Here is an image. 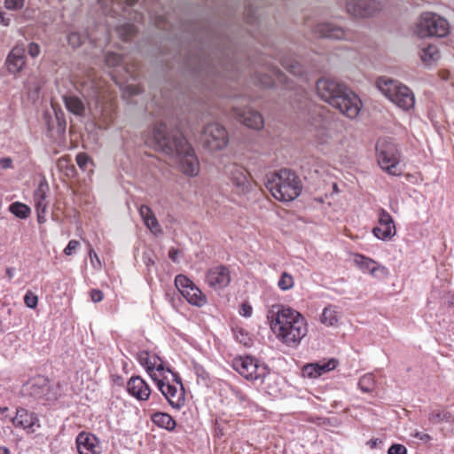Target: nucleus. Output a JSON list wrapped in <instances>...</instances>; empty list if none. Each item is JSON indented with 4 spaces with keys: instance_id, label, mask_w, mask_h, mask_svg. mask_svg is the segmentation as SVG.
I'll list each match as a JSON object with an SVG mask.
<instances>
[{
    "instance_id": "nucleus-1",
    "label": "nucleus",
    "mask_w": 454,
    "mask_h": 454,
    "mask_svg": "<svg viewBox=\"0 0 454 454\" xmlns=\"http://www.w3.org/2000/svg\"><path fill=\"white\" fill-rule=\"evenodd\" d=\"M145 142L167 155H176L179 159L180 169L184 174L190 176L199 174V160L182 134L170 135L167 132V126L164 123H158L153 128V135Z\"/></svg>"
},
{
    "instance_id": "nucleus-2",
    "label": "nucleus",
    "mask_w": 454,
    "mask_h": 454,
    "mask_svg": "<svg viewBox=\"0 0 454 454\" xmlns=\"http://www.w3.org/2000/svg\"><path fill=\"white\" fill-rule=\"evenodd\" d=\"M267 320L276 337L287 346L299 344L308 333L305 317L289 306L271 305L267 310Z\"/></svg>"
},
{
    "instance_id": "nucleus-3",
    "label": "nucleus",
    "mask_w": 454,
    "mask_h": 454,
    "mask_svg": "<svg viewBox=\"0 0 454 454\" xmlns=\"http://www.w3.org/2000/svg\"><path fill=\"white\" fill-rule=\"evenodd\" d=\"M318 96L348 118H356L362 108V101L344 83L332 78H321L317 82Z\"/></svg>"
},
{
    "instance_id": "nucleus-4",
    "label": "nucleus",
    "mask_w": 454,
    "mask_h": 454,
    "mask_svg": "<svg viewBox=\"0 0 454 454\" xmlns=\"http://www.w3.org/2000/svg\"><path fill=\"white\" fill-rule=\"evenodd\" d=\"M266 187L276 200L284 202L295 200L302 190L299 177L287 168L270 174Z\"/></svg>"
},
{
    "instance_id": "nucleus-5",
    "label": "nucleus",
    "mask_w": 454,
    "mask_h": 454,
    "mask_svg": "<svg viewBox=\"0 0 454 454\" xmlns=\"http://www.w3.org/2000/svg\"><path fill=\"white\" fill-rule=\"evenodd\" d=\"M380 91L399 108L408 111L415 105V96L411 90L397 80L386 76L377 80Z\"/></svg>"
},
{
    "instance_id": "nucleus-6",
    "label": "nucleus",
    "mask_w": 454,
    "mask_h": 454,
    "mask_svg": "<svg viewBox=\"0 0 454 454\" xmlns=\"http://www.w3.org/2000/svg\"><path fill=\"white\" fill-rule=\"evenodd\" d=\"M377 160L380 167L391 176H400L401 156L396 145L387 140H380L376 145Z\"/></svg>"
},
{
    "instance_id": "nucleus-7",
    "label": "nucleus",
    "mask_w": 454,
    "mask_h": 454,
    "mask_svg": "<svg viewBox=\"0 0 454 454\" xmlns=\"http://www.w3.org/2000/svg\"><path fill=\"white\" fill-rule=\"evenodd\" d=\"M231 366L240 376L251 381L262 382L269 373L267 365L250 356L235 357Z\"/></svg>"
},
{
    "instance_id": "nucleus-8",
    "label": "nucleus",
    "mask_w": 454,
    "mask_h": 454,
    "mask_svg": "<svg viewBox=\"0 0 454 454\" xmlns=\"http://www.w3.org/2000/svg\"><path fill=\"white\" fill-rule=\"evenodd\" d=\"M173 378V383L167 380L166 374L155 380L159 390L165 396L168 403L175 409H180L185 402L184 389L181 379L176 373L170 372Z\"/></svg>"
},
{
    "instance_id": "nucleus-9",
    "label": "nucleus",
    "mask_w": 454,
    "mask_h": 454,
    "mask_svg": "<svg viewBox=\"0 0 454 454\" xmlns=\"http://www.w3.org/2000/svg\"><path fill=\"white\" fill-rule=\"evenodd\" d=\"M448 32V21L433 12L422 13L416 27V33L420 37H443Z\"/></svg>"
},
{
    "instance_id": "nucleus-10",
    "label": "nucleus",
    "mask_w": 454,
    "mask_h": 454,
    "mask_svg": "<svg viewBox=\"0 0 454 454\" xmlns=\"http://www.w3.org/2000/svg\"><path fill=\"white\" fill-rule=\"evenodd\" d=\"M229 107H231L232 115L248 128L261 129L264 121L262 114L247 106L245 98H229Z\"/></svg>"
},
{
    "instance_id": "nucleus-11",
    "label": "nucleus",
    "mask_w": 454,
    "mask_h": 454,
    "mask_svg": "<svg viewBox=\"0 0 454 454\" xmlns=\"http://www.w3.org/2000/svg\"><path fill=\"white\" fill-rule=\"evenodd\" d=\"M175 285L190 304L197 307L206 304V295L184 275H177L175 278Z\"/></svg>"
},
{
    "instance_id": "nucleus-12",
    "label": "nucleus",
    "mask_w": 454,
    "mask_h": 454,
    "mask_svg": "<svg viewBox=\"0 0 454 454\" xmlns=\"http://www.w3.org/2000/svg\"><path fill=\"white\" fill-rule=\"evenodd\" d=\"M388 4V0H347L346 9L348 14L364 18L372 15Z\"/></svg>"
},
{
    "instance_id": "nucleus-13",
    "label": "nucleus",
    "mask_w": 454,
    "mask_h": 454,
    "mask_svg": "<svg viewBox=\"0 0 454 454\" xmlns=\"http://www.w3.org/2000/svg\"><path fill=\"white\" fill-rule=\"evenodd\" d=\"M137 360L139 364L145 367L152 380L154 381L167 372H171L169 368H165L160 358L154 355L150 354L148 351L143 350L137 354Z\"/></svg>"
},
{
    "instance_id": "nucleus-14",
    "label": "nucleus",
    "mask_w": 454,
    "mask_h": 454,
    "mask_svg": "<svg viewBox=\"0 0 454 454\" xmlns=\"http://www.w3.org/2000/svg\"><path fill=\"white\" fill-rule=\"evenodd\" d=\"M24 391L35 398L45 401H53L57 398V395L51 390L49 380L42 376L29 380L25 385Z\"/></svg>"
},
{
    "instance_id": "nucleus-15",
    "label": "nucleus",
    "mask_w": 454,
    "mask_h": 454,
    "mask_svg": "<svg viewBox=\"0 0 454 454\" xmlns=\"http://www.w3.org/2000/svg\"><path fill=\"white\" fill-rule=\"evenodd\" d=\"M204 142L210 150H220L227 145V132L218 123L208 124L204 129Z\"/></svg>"
},
{
    "instance_id": "nucleus-16",
    "label": "nucleus",
    "mask_w": 454,
    "mask_h": 454,
    "mask_svg": "<svg viewBox=\"0 0 454 454\" xmlns=\"http://www.w3.org/2000/svg\"><path fill=\"white\" fill-rule=\"evenodd\" d=\"M372 233L381 240H387L396 233L392 216L385 209L379 210L378 225L373 228Z\"/></svg>"
},
{
    "instance_id": "nucleus-17",
    "label": "nucleus",
    "mask_w": 454,
    "mask_h": 454,
    "mask_svg": "<svg viewBox=\"0 0 454 454\" xmlns=\"http://www.w3.org/2000/svg\"><path fill=\"white\" fill-rule=\"evenodd\" d=\"M75 442L79 454H101L102 452L100 442L93 434L81 432Z\"/></svg>"
},
{
    "instance_id": "nucleus-18",
    "label": "nucleus",
    "mask_w": 454,
    "mask_h": 454,
    "mask_svg": "<svg viewBox=\"0 0 454 454\" xmlns=\"http://www.w3.org/2000/svg\"><path fill=\"white\" fill-rule=\"evenodd\" d=\"M12 423L15 427H20L27 433H34L36 428L40 427L37 416L23 408L17 409Z\"/></svg>"
},
{
    "instance_id": "nucleus-19",
    "label": "nucleus",
    "mask_w": 454,
    "mask_h": 454,
    "mask_svg": "<svg viewBox=\"0 0 454 454\" xmlns=\"http://www.w3.org/2000/svg\"><path fill=\"white\" fill-rule=\"evenodd\" d=\"M314 33L318 37L329 38L334 40H349V35L341 27L331 22L317 24L314 28Z\"/></svg>"
},
{
    "instance_id": "nucleus-20",
    "label": "nucleus",
    "mask_w": 454,
    "mask_h": 454,
    "mask_svg": "<svg viewBox=\"0 0 454 454\" xmlns=\"http://www.w3.org/2000/svg\"><path fill=\"white\" fill-rule=\"evenodd\" d=\"M129 394L138 401H146L151 395L147 382L139 376H132L127 383Z\"/></svg>"
},
{
    "instance_id": "nucleus-21",
    "label": "nucleus",
    "mask_w": 454,
    "mask_h": 454,
    "mask_svg": "<svg viewBox=\"0 0 454 454\" xmlns=\"http://www.w3.org/2000/svg\"><path fill=\"white\" fill-rule=\"evenodd\" d=\"M337 365L338 361L334 358L326 362L309 364L303 366L302 375L309 379H317L322 374L335 369Z\"/></svg>"
},
{
    "instance_id": "nucleus-22",
    "label": "nucleus",
    "mask_w": 454,
    "mask_h": 454,
    "mask_svg": "<svg viewBox=\"0 0 454 454\" xmlns=\"http://www.w3.org/2000/svg\"><path fill=\"white\" fill-rule=\"evenodd\" d=\"M26 64L25 48L23 46H15L8 54L6 59L7 69L11 74H19Z\"/></svg>"
},
{
    "instance_id": "nucleus-23",
    "label": "nucleus",
    "mask_w": 454,
    "mask_h": 454,
    "mask_svg": "<svg viewBox=\"0 0 454 454\" xmlns=\"http://www.w3.org/2000/svg\"><path fill=\"white\" fill-rule=\"evenodd\" d=\"M316 129L315 137L318 145H330L333 141L334 132L326 127V122L320 115L315 119V122L311 123Z\"/></svg>"
},
{
    "instance_id": "nucleus-24",
    "label": "nucleus",
    "mask_w": 454,
    "mask_h": 454,
    "mask_svg": "<svg viewBox=\"0 0 454 454\" xmlns=\"http://www.w3.org/2000/svg\"><path fill=\"white\" fill-rule=\"evenodd\" d=\"M227 279V270L223 266L212 267L207 274L206 281L207 285L217 290L224 286Z\"/></svg>"
},
{
    "instance_id": "nucleus-25",
    "label": "nucleus",
    "mask_w": 454,
    "mask_h": 454,
    "mask_svg": "<svg viewBox=\"0 0 454 454\" xmlns=\"http://www.w3.org/2000/svg\"><path fill=\"white\" fill-rule=\"evenodd\" d=\"M63 101L70 114L80 118L85 115L87 106L81 98L75 95H65L63 96Z\"/></svg>"
},
{
    "instance_id": "nucleus-26",
    "label": "nucleus",
    "mask_w": 454,
    "mask_h": 454,
    "mask_svg": "<svg viewBox=\"0 0 454 454\" xmlns=\"http://www.w3.org/2000/svg\"><path fill=\"white\" fill-rule=\"evenodd\" d=\"M266 74L262 72L258 73L257 80L258 82L263 87H270L276 82H285V75L276 67H268Z\"/></svg>"
},
{
    "instance_id": "nucleus-27",
    "label": "nucleus",
    "mask_w": 454,
    "mask_h": 454,
    "mask_svg": "<svg viewBox=\"0 0 454 454\" xmlns=\"http://www.w3.org/2000/svg\"><path fill=\"white\" fill-rule=\"evenodd\" d=\"M139 215H140L141 218L143 219L145 226L153 234L161 233L162 231L158 223V220H157L154 213L152 211V209L148 206L142 205L139 207Z\"/></svg>"
},
{
    "instance_id": "nucleus-28",
    "label": "nucleus",
    "mask_w": 454,
    "mask_h": 454,
    "mask_svg": "<svg viewBox=\"0 0 454 454\" xmlns=\"http://www.w3.org/2000/svg\"><path fill=\"white\" fill-rule=\"evenodd\" d=\"M231 183L234 191L238 194L246 193L249 190V184L245 175L244 169L235 166V170H232Z\"/></svg>"
},
{
    "instance_id": "nucleus-29",
    "label": "nucleus",
    "mask_w": 454,
    "mask_h": 454,
    "mask_svg": "<svg viewBox=\"0 0 454 454\" xmlns=\"http://www.w3.org/2000/svg\"><path fill=\"white\" fill-rule=\"evenodd\" d=\"M355 262L361 270L369 271L372 276H375L378 270L382 272L387 270L385 267L380 266L375 261L361 254L356 256Z\"/></svg>"
},
{
    "instance_id": "nucleus-30",
    "label": "nucleus",
    "mask_w": 454,
    "mask_h": 454,
    "mask_svg": "<svg viewBox=\"0 0 454 454\" xmlns=\"http://www.w3.org/2000/svg\"><path fill=\"white\" fill-rule=\"evenodd\" d=\"M152 421L159 427L173 431L176 426L175 419L168 413L156 412L152 416Z\"/></svg>"
},
{
    "instance_id": "nucleus-31",
    "label": "nucleus",
    "mask_w": 454,
    "mask_h": 454,
    "mask_svg": "<svg viewBox=\"0 0 454 454\" xmlns=\"http://www.w3.org/2000/svg\"><path fill=\"white\" fill-rule=\"evenodd\" d=\"M46 188L43 184H40L34 193L35 206L38 212V221L41 222V213H45L47 203L45 202Z\"/></svg>"
},
{
    "instance_id": "nucleus-32",
    "label": "nucleus",
    "mask_w": 454,
    "mask_h": 454,
    "mask_svg": "<svg viewBox=\"0 0 454 454\" xmlns=\"http://www.w3.org/2000/svg\"><path fill=\"white\" fill-rule=\"evenodd\" d=\"M231 332L234 340L244 347H250L253 344V340L250 333L244 328L239 325H231Z\"/></svg>"
},
{
    "instance_id": "nucleus-33",
    "label": "nucleus",
    "mask_w": 454,
    "mask_h": 454,
    "mask_svg": "<svg viewBox=\"0 0 454 454\" xmlns=\"http://www.w3.org/2000/svg\"><path fill=\"white\" fill-rule=\"evenodd\" d=\"M320 321L326 326H335L339 322L338 312L334 306H327L324 309Z\"/></svg>"
},
{
    "instance_id": "nucleus-34",
    "label": "nucleus",
    "mask_w": 454,
    "mask_h": 454,
    "mask_svg": "<svg viewBox=\"0 0 454 454\" xmlns=\"http://www.w3.org/2000/svg\"><path fill=\"white\" fill-rule=\"evenodd\" d=\"M280 62L283 67L294 76L301 77L303 75L304 68L295 59L289 57H286L281 59Z\"/></svg>"
},
{
    "instance_id": "nucleus-35",
    "label": "nucleus",
    "mask_w": 454,
    "mask_h": 454,
    "mask_svg": "<svg viewBox=\"0 0 454 454\" xmlns=\"http://www.w3.org/2000/svg\"><path fill=\"white\" fill-rule=\"evenodd\" d=\"M419 55L425 65H431L439 59V51L435 45L429 44L421 49Z\"/></svg>"
},
{
    "instance_id": "nucleus-36",
    "label": "nucleus",
    "mask_w": 454,
    "mask_h": 454,
    "mask_svg": "<svg viewBox=\"0 0 454 454\" xmlns=\"http://www.w3.org/2000/svg\"><path fill=\"white\" fill-rule=\"evenodd\" d=\"M42 81L36 75H30L25 82V88L27 90L28 95L35 98L38 97L40 90L42 88Z\"/></svg>"
},
{
    "instance_id": "nucleus-37",
    "label": "nucleus",
    "mask_w": 454,
    "mask_h": 454,
    "mask_svg": "<svg viewBox=\"0 0 454 454\" xmlns=\"http://www.w3.org/2000/svg\"><path fill=\"white\" fill-rule=\"evenodd\" d=\"M227 428V421L223 417H218L215 422V437L221 441L223 443L225 442V430Z\"/></svg>"
},
{
    "instance_id": "nucleus-38",
    "label": "nucleus",
    "mask_w": 454,
    "mask_h": 454,
    "mask_svg": "<svg viewBox=\"0 0 454 454\" xmlns=\"http://www.w3.org/2000/svg\"><path fill=\"white\" fill-rule=\"evenodd\" d=\"M358 387L364 393L372 391L375 387L374 376L371 373L364 374L359 379Z\"/></svg>"
},
{
    "instance_id": "nucleus-39",
    "label": "nucleus",
    "mask_w": 454,
    "mask_h": 454,
    "mask_svg": "<svg viewBox=\"0 0 454 454\" xmlns=\"http://www.w3.org/2000/svg\"><path fill=\"white\" fill-rule=\"evenodd\" d=\"M10 211L15 216L25 219L27 218L30 214V208L21 203V202H14L10 205Z\"/></svg>"
},
{
    "instance_id": "nucleus-40",
    "label": "nucleus",
    "mask_w": 454,
    "mask_h": 454,
    "mask_svg": "<svg viewBox=\"0 0 454 454\" xmlns=\"http://www.w3.org/2000/svg\"><path fill=\"white\" fill-rule=\"evenodd\" d=\"M136 28L133 24L125 23L123 25H120L116 27V32L118 35L123 40H129L136 33Z\"/></svg>"
},
{
    "instance_id": "nucleus-41",
    "label": "nucleus",
    "mask_w": 454,
    "mask_h": 454,
    "mask_svg": "<svg viewBox=\"0 0 454 454\" xmlns=\"http://www.w3.org/2000/svg\"><path fill=\"white\" fill-rule=\"evenodd\" d=\"M294 286V279L291 274L288 272L284 271L278 281V286L281 291H288L292 289Z\"/></svg>"
},
{
    "instance_id": "nucleus-42",
    "label": "nucleus",
    "mask_w": 454,
    "mask_h": 454,
    "mask_svg": "<svg viewBox=\"0 0 454 454\" xmlns=\"http://www.w3.org/2000/svg\"><path fill=\"white\" fill-rule=\"evenodd\" d=\"M450 414L441 410H433L428 414V420L432 424H438L441 421H449L450 419Z\"/></svg>"
},
{
    "instance_id": "nucleus-43",
    "label": "nucleus",
    "mask_w": 454,
    "mask_h": 454,
    "mask_svg": "<svg viewBox=\"0 0 454 454\" xmlns=\"http://www.w3.org/2000/svg\"><path fill=\"white\" fill-rule=\"evenodd\" d=\"M137 0H123V2L128 6H132L137 3ZM122 0H113L110 12H113V15L118 14L120 10L124 11L122 4L121 3Z\"/></svg>"
},
{
    "instance_id": "nucleus-44",
    "label": "nucleus",
    "mask_w": 454,
    "mask_h": 454,
    "mask_svg": "<svg viewBox=\"0 0 454 454\" xmlns=\"http://www.w3.org/2000/svg\"><path fill=\"white\" fill-rule=\"evenodd\" d=\"M85 36L77 33V32H73V33H70L67 36V41H68V43L73 47V48H77L79 46H81L82 44V43L84 42L85 40Z\"/></svg>"
},
{
    "instance_id": "nucleus-45",
    "label": "nucleus",
    "mask_w": 454,
    "mask_h": 454,
    "mask_svg": "<svg viewBox=\"0 0 454 454\" xmlns=\"http://www.w3.org/2000/svg\"><path fill=\"white\" fill-rule=\"evenodd\" d=\"M105 61L106 66L110 67H117L122 62V57L114 52H108Z\"/></svg>"
},
{
    "instance_id": "nucleus-46",
    "label": "nucleus",
    "mask_w": 454,
    "mask_h": 454,
    "mask_svg": "<svg viewBox=\"0 0 454 454\" xmlns=\"http://www.w3.org/2000/svg\"><path fill=\"white\" fill-rule=\"evenodd\" d=\"M197 375V382L199 384L207 386L209 382V375L202 367H195Z\"/></svg>"
},
{
    "instance_id": "nucleus-47",
    "label": "nucleus",
    "mask_w": 454,
    "mask_h": 454,
    "mask_svg": "<svg viewBox=\"0 0 454 454\" xmlns=\"http://www.w3.org/2000/svg\"><path fill=\"white\" fill-rule=\"evenodd\" d=\"M24 302L27 307L35 309L38 303V297L31 291H27L24 296Z\"/></svg>"
},
{
    "instance_id": "nucleus-48",
    "label": "nucleus",
    "mask_w": 454,
    "mask_h": 454,
    "mask_svg": "<svg viewBox=\"0 0 454 454\" xmlns=\"http://www.w3.org/2000/svg\"><path fill=\"white\" fill-rule=\"evenodd\" d=\"M25 0H4V6L8 10L18 11L23 8Z\"/></svg>"
},
{
    "instance_id": "nucleus-49",
    "label": "nucleus",
    "mask_w": 454,
    "mask_h": 454,
    "mask_svg": "<svg viewBox=\"0 0 454 454\" xmlns=\"http://www.w3.org/2000/svg\"><path fill=\"white\" fill-rule=\"evenodd\" d=\"M253 313V308L248 301H243L239 307V314L244 317H250Z\"/></svg>"
},
{
    "instance_id": "nucleus-50",
    "label": "nucleus",
    "mask_w": 454,
    "mask_h": 454,
    "mask_svg": "<svg viewBox=\"0 0 454 454\" xmlns=\"http://www.w3.org/2000/svg\"><path fill=\"white\" fill-rule=\"evenodd\" d=\"M89 256H90V263H91L92 267L96 270H99L102 266L101 261H100L98 255L97 254V253L94 251V249H90Z\"/></svg>"
},
{
    "instance_id": "nucleus-51",
    "label": "nucleus",
    "mask_w": 454,
    "mask_h": 454,
    "mask_svg": "<svg viewBox=\"0 0 454 454\" xmlns=\"http://www.w3.org/2000/svg\"><path fill=\"white\" fill-rule=\"evenodd\" d=\"M387 454H407V449L403 444L395 443L389 447Z\"/></svg>"
},
{
    "instance_id": "nucleus-52",
    "label": "nucleus",
    "mask_w": 454,
    "mask_h": 454,
    "mask_svg": "<svg viewBox=\"0 0 454 454\" xmlns=\"http://www.w3.org/2000/svg\"><path fill=\"white\" fill-rule=\"evenodd\" d=\"M80 246L79 241L75 239H71L67 246L64 249V254L66 255H71L77 249V247Z\"/></svg>"
},
{
    "instance_id": "nucleus-53",
    "label": "nucleus",
    "mask_w": 454,
    "mask_h": 454,
    "mask_svg": "<svg viewBox=\"0 0 454 454\" xmlns=\"http://www.w3.org/2000/svg\"><path fill=\"white\" fill-rule=\"evenodd\" d=\"M89 161V156L86 153H79L76 156V163L82 168L84 169Z\"/></svg>"
},
{
    "instance_id": "nucleus-54",
    "label": "nucleus",
    "mask_w": 454,
    "mask_h": 454,
    "mask_svg": "<svg viewBox=\"0 0 454 454\" xmlns=\"http://www.w3.org/2000/svg\"><path fill=\"white\" fill-rule=\"evenodd\" d=\"M90 298L93 302H99L104 299V294L99 289H92L90 291Z\"/></svg>"
},
{
    "instance_id": "nucleus-55",
    "label": "nucleus",
    "mask_w": 454,
    "mask_h": 454,
    "mask_svg": "<svg viewBox=\"0 0 454 454\" xmlns=\"http://www.w3.org/2000/svg\"><path fill=\"white\" fill-rule=\"evenodd\" d=\"M28 54L32 57V58H36L39 54H40V46L35 43H30L28 44Z\"/></svg>"
},
{
    "instance_id": "nucleus-56",
    "label": "nucleus",
    "mask_w": 454,
    "mask_h": 454,
    "mask_svg": "<svg viewBox=\"0 0 454 454\" xmlns=\"http://www.w3.org/2000/svg\"><path fill=\"white\" fill-rule=\"evenodd\" d=\"M259 16L256 14V11L253 9H249L246 14V20L248 24H253L254 21H257Z\"/></svg>"
},
{
    "instance_id": "nucleus-57",
    "label": "nucleus",
    "mask_w": 454,
    "mask_h": 454,
    "mask_svg": "<svg viewBox=\"0 0 454 454\" xmlns=\"http://www.w3.org/2000/svg\"><path fill=\"white\" fill-rule=\"evenodd\" d=\"M412 436L417 439H419L420 441H423V442H428L432 439V437L428 434L419 432V431H416L415 433H413Z\"/></svg>"
},
{
    "instance_id": "nucleus-58",
    "label": "nucleus",
    "mask_w": 454,
    "mask_h": 454,
    "mask_svg": "<svg viewBox=\"0 0 454 454\" xmlns=\"http://www.w3.org/2000/svg\"><path fill=\"white\" fill-rule=\"evenodd\" d=\"M0 166L2 168H12V160L9 157L2 158L0 160Z\"/></svg>"
},
{
    "instance_id": "nucleus-59",
    "label": "nucleus",
    "mask_w": 454,
    "mask_h": 454,
    "mask_svg": "<svg viewBox=\"0 0 454 454\" xmlns=\"http://www.w3.org/2000/svg\"><path fill=\"white\" fill-rule=\"evenodd\" d=\"M11 23V19L7 17L6 13L0 12V24L8 27Z\"/></svg>"
},
{
    "instance_id": "nucleus-60",
    "label": "nucleus",
    "mask_w": 454,
    "mask_h": 454,
    "mask_svg": "<svg viewBox=\"0 0 454 454\" xmlns=\"http://www.w3.org/2000/svg\"><path fill=\"white\" fill-rule=\"evenodd\" d=\"M178 253L177 249L171 247L168 251V256L173 262H177Z\"/></svg>"
},
{
    "instance_id": "nucleus-61",
    "label": "nucleus",
    "mask_w": 454,
    "mask_h": 454,
    "mask_svg": "<svg viewBox=\"0 0 454 454\" xmlns=\"http://www.w3.org/2000/svg\"><path fill=\"white\" fill-rule=\"evenodd\" d=\"M380 442H381V441H380V439H378V438H374V439H371V440L367 442V444H368L372 449H373V448H375V447H376L379 443H380Z\"/></svg>"
},
{
    "instance_id": "nucleus-62",
    "label": "nucleus",
    "mask_w": 454,
    "mask_h": 454,
    "mask_svg": "<svg viewBox=\"0 0 454 454\" xmlns=\"http://www.w3.org/2000/svg\"><path fill=\"white\" fill-rule=\"evenodd\" d=\"M129 92L130 94H138L141 92L140 89L137 86H129Z\"/></svg>"
},
{
    "instance_id": "nucleus-63",
    "label": "nucleus",
    "mask_w": 454,
    "mask_h": 454,
    "mask_svg": "<svg viewBox=\"0 0 454 454\" xmlns=\"http://www.w3.org/2000/svg\"><path fill=\"white\" fill-rule=\"evenodd\" d=\"M0 454H11V451L7 447L0 446Z\"/></svg>"
},
{
    "instance_id": "nucleus-64",
    "label": "nucleus",
    "mask_w": 454,
    "mask_h": 454,
    "mask_svg": "<svg viewBox=\"0 0 454 454\" xmlns=\"http://www.w3.org/2000/svg\"><path fill=\"white\" fill-rule=\"evenodd\" d=\"M6 273L9 276L10 278H12L13 277V273H12V269H7Z\"/></svg>"
}]
</instances>
